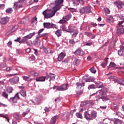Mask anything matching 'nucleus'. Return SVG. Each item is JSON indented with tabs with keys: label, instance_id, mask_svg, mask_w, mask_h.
<instances>
[{
	"label": "nucleus",
	"instance_id": "f257e3e1",
	"mask_svg": "<svg viewBox=\"0 0 124 124\" xmlns=\"http://www.w3.org/2000/svg\"><path fill=\"white\" fill-rule=\"evenodd\" d=\"M64 0H54V6L52 8L53 10L50 13H47V10H46L43 12V15L44 16L46 19H49V18H52L55 15L56 12L58 10L62 8V6H63V1Z\"/></svg>",
	"mask_w": 124,
	"mask_h": 124
},
{
	"label": "nucleus",
	"instance_id": "f03ea898",
	"mask_svg": "<svg viewBox=\"0 0 124 124\" xmlns=\"http://www.w3.org/2000/svg\"><path fill=\"white\" fill-rule=\"evenodd\" d=\"M97 93H99V94L96 96V101H100V99H102L103 102H106V101L110 100V98L106 94V90L105 89H102L98 91Z\"/></svg>",
	"mask_w": 124,
	"mask_h": 124
},
{
	"label": "nucleus",
	"instance_id": "7ed1b4c3",
	"mask_svg": "<svg viewBox=\"0 0 124 124\" xmlns=\"http://www.w3.org/2000/svg\"><path fill=\"white\" fill-rule=\"evenodd\" d=\"M124 18L120 19L118 23L119 27H116V32L117 34L124 33Z\"/></svg>",
	"mask_w": 124,
	"mask_h": 124
},
{
	"label": "nucleus",
	"instance_id": "20e7f679",
	"mask_svg": "<svg viewBox=\"0 0 124 124\" xmlns=\"http://www.w3.org/2000/svg\"><path fill=\"white\" fill-rule=\"evenodd\" d=\"M79 11L81 14H88L91 13V7L90 6L81 7Z\"/></svg>",
	"mask_w": 124,
	"mask_h": 124
},
{
	"label": "nucleus",
	"instance_id": "39448f33",
	"mask_svg": "<svg viewBox=\"0 0 124 124\" xmlns=\"http://www.w3.org/2000/svg\"><path fill=\"white\" fill-rule=\"evenodd\" d=\"M67 87H68V84H62L59 86H54L53 89L55 90L56 89L57 91H61L63 92V91H66L67 90Z\"/></svg>",
	"mask_w": 124,
	"mask_h": 124
},
{
	"label": "nucleus",
	"instance_id": "423d86ee",
	"mask_svg": "<svg viewBox=\"0 0 124 124\" xmlns=\"http://www.w3.org/2000/svg\"><path fill=\"white\" fill-rule=\"evenodd\" d=\"M114 5H116L118 8L121 9V8H123V6L124 5V2L121 1V0H118L114 2Z\"/></svg>",
	"mask_w": 124,
	"mask_h": 124
},
{
	"label": "nucleus",
	"instance_id": "0eeeda50",
	"mask_svg": "<svg viewBox=\"0 0 124 124\" xmlns=\"http://www.w3.org/2000/svg\"><path fill=\"white\" fill-rule=\"evenodd\" d=\"M23 5L21 2L17 1L14 3L13 8L16 11L18 8H22Z\"/></svg>",
	"mask_w": 124,
	"mask_h": 124
},
{
	"label": "nucleus",
	"instance_id": "6e6552de",
	"mask_svg": "<svg viewBox=\"0 0 124 124\" xmlns=\"http://www.w3.org/2000/svg\"><path fill=\"white\" fill-rule=\"evenodd\" d=\"M75 55L77 56H84L85 54V52H84L82 49L80 48H78L75 52Z\"/></svg>",
	"mask_w": 124,
	"mask_h": 124
},
{
	"label": "nucleus",
	"instance_id": "1a4fd4ad",
	"mask_svg": "<svg viewBox=\"0 0 124 124\" xmlns=\"http://www.w3.org/2000/svg\"><path fill=\"white\" fill-rule=\"evenodd\" d=\"M9 21V18L8 17H3L0 19V24H2V25H5L6 23H8V22Z\"/></svg>",
	"mask_w": 124,
	"mask_h": 124
},
{
	"label": "nucleus",
	"instance_id": "9d476101",
	"mask_svg": "<svg viewBox=\"0 0 124 124\" xmlns=\"http://www.w3.org/2000/svg\"><path fill=\"white\" fill-rule=\"evenodd\" d=\"M10 82L12 84H17L19 82V77H16L10 79Z\"/></svg>",
	"mask_w": 124,
	"mask_h": 124
},
{
	"label": "nucleus",
	"instance_id": "9b49d317",
	"mask_svg": "<svg viewBox=\"0 0 124 124\" xmlns=\"http://www.w3.org/2000/svg\"><path fill=\"white\" fill-rule=\"evenodd\" d=\"M65 57V53L63 52H61L59 55L58 57L57 58L58 62H62V60Z\"/></svg>",
	"mask_w": 124,
	"mask_h": 124
},
{
	"label": "nucleus",
	"instance_id": "f8f14e48",
	"mask_svg": "<svg viewBox=\"0 0 124 124\" xmlns=\"http://www.w3.org/2000/svg\"><path fill=\"white\" fill-rule=\"evenodd\" d=\"M84 117L87 121H92L91 115L89 112L86 111L84 113Z\"/></svg>",
	"mask_w": 124,
	"mask_h": 124
},
{
	"label": "nucleus",
	"instance_id": "ddd939ff",
	"mask_svg": "<svg viewBox=\"0 0 124 124\" xmlns=\"http://www.w3.org/2000/svg\"><path fill=\"white\" fill-rule=\"evenodd\" d=\"M69 118V113L65 112L62 114V121H66Z\"/></svg>",
	"mask_w": 124,
	"mask_h": 124
},
{
	"label": "nucleus",
	"instance_id": "4468645a",
	"mask_svg": "<svg viewBox=\"0 0 124 124\" xmlns=\"http://www.w3.org/2000/svg\"><path fill=\"white\" fill-rule=\"evenodd\" d=\"M47 79V77H40L35 78L37 82H44L45 79Z\"/></svg>",
	"mask_w": 124,
	"mask_h": 124
},
{
	"label": "nucleus",
	"instance_id": "2eb2a0df",
	"mask_svg": "<svg viewBox=\"0 0 124 124\" xmlns=\"http://www.w3.org/2000/svg\"><path fill=\"white\" fill-rule=\"evenodd\" d=\"M41 42V40L40 39H38V38H36L35 40L34 41V44L35 46H39L40 45V43Z\"/></svg>",
	"mask_w": 124,
	"mask_h": 124
},
{
	"label": "nucleus",
	"instance_id": "dca6fc26",
	"mask_svg": "<svg viewBox=\"0 0 124 124\" xmlns=\"http://www.w3.org/2000/svg\"><path fill=\"white\" fill-rule=\"evenodd\" d=\"M50 76L48 75H46V79H49L50 78V80H55L56 78V76H55V74L49 73Z\"/></svg>",
	"mask_w": 124,
	"mask_h": 124
},
{
	"label": "nucleus",
	"instance_id": "f3484780",
	"mask_svg": "<svg viewBox=\"0 0 124 124\" xmlns=\"http://www.w3.org/2000/svg\"><path fill=\"white\" fill-rule=\"evenodd\" d=\"M115 83H118L120 85H122V86H124V79H115L114 80Z\"/></svg>",
	"mask_w": 124,
	"mask_h": 124
},
{
	"label": "nucleus",
	"instance_id": "a211bd4d",
	"mask_svg": "<svg viewBox=\"0 0 124 124\" xmlns=\"http://www.w3.org/2000/svg\"><path fill=\"white\" fill-rule=\"evenodd\" d=\"M97 115V112L96 111H92L91 112V121H93V120L95 119L96 118V116Z\"/></svg>",
	"mask_w": 124,
	"mask_h": 124
},
{
	"label": "nucleus",
	"instance_id": "6ab92c4d",
	"mask_svg": "<svg viewBox=\"0 0 124 124\" xmlns=\"http://www.w3.org/2000/svg\"><path fill=\"white\" fill-rule=\"evenodd\" d=\"M75 30L74 29V27L73 26H68V28L66 31V32H69L70 33H71L72 32H73Z\"/></svg>",
	"mask_w": 124,
	"mask_h": 124
},
{
	"label": "nucleus",
	"instance_id": "aec40b11",
	"mask_svg": "<svg viewBox=\"0 0 124 124\" xmlns=\"http://www.w3.org/2000/svg\"><path fill=\"white\" fill-rule=\"evenodd\" d=\"M72 16V15L71 14H68L67 16H65L63 17V19H65V20L67 21H69L70 19H71V17Z\"/></svg>",
	"mask_w": 124,
	"mask_h": 124
},
{
	"label": "nucleus",
	"instance_id": "412c9836",
	"mask_svg": "<svg viewBox=\"0 0 124 124\" xmlns=\"http://www.w3.org/2000/svg\"><path fill=\"white\" fill-rule=\"evenodd\" d=\"M57 119H58V116H55L51 118L50 120V124H55L57 121Z\"/></svg>",
	"mask_w": 124,
	"mask_h": 124
},
{
	"label": "nucleus",
	"instance_id": "4be33fe9",
	"mask_svg": "<svg viewBox=\"0 0 124 124\" xmlns=\"http://www.w3.org/2000/svg\"><path fill=\"white\" fill-rule=\"evenodd\" d=\"M77 89H81L82 87H84L85 86V83L82 82V83H80L79 82H77L76 83Z\"/></svg>",
	"mask_w": 124,
	"mask_h": 124
},
{
	"label": "nucleus",
	"instance_id": "5701e85b",
	"mask_svg": "<svg viewBox=\"0 0 124 124\" xmlns=\"http://www.w3.org/2000/svg\"><path fill=\"white\" fill-rule=\"evenodd\" d=\"M44 28L46 29H51V23L49 22L44 23Z\"/></svg>",
	"mask_w": 124,
	"mask_h": 124
},
{
	"label": "nucleus",
	"instance_id": "b1692460",
	"mask_svg": "<svg viewBox=\"0 0 124 124\" xmlns=\"http://www.w3.org/2000/svg\"><path fill=\"white\" fill-rule=\"evenodd\" d=\"M55 34L58 36V37H60V36H62V30H58L55 32Z\"/></svg>",
	"mask_w": 124,
	"mask_h": 124
},
{
	"label": "nucleus",
	"instance_id": "393cba45",
	"mask_svg": "<svg viewBox=\"0 0 124 124\" xmlns=\"http://www.w3.org/2000/svg\"><path fill=\"white\" fill-rule=\"evenodd\" d=\"M19 93L23 97H26V96H27V93H26V90H21L19 92Z\"/></svg>",
	"mask_w": 124,
	"mask_h": 124
},
{
	"label": "nucleus",
	"instance_id": "a878e982",
	"mask_svg": "<svg viewBox=\"0 0 124 124\" xmlns=\"http://www.w3.org/2000/svg\"><path fill=\"white\" fill-rule=\"evenodd\" d=\"M80 62H81V60L80 59H75L74 62H73V64H74V65H79Z\"/></svg>",
	"mask_w": 124,
	"mask_h": 124
},
{
	"label": "nucleus",
	"instance_id": "bb28decb",
	"mask_svg": "<svg viewBox=\"0 0 124 124\" xmlns=\"http://www.w3.org/2000/svg\"><path fill=\"white\" fill-rule=\"evenodd\" d=\"M73 32V33L72 35V37H73V38H74L75 37H76V36H77V34H78V32H79V31L77 30H75Z\"/></svg>",
	"mask_w": 124,
	"mask_h": 124
},
{
	"label": "nucleus",
	"instance_id": "cd10ccee",
	"mask_svg": "<svg viewBox=\"0 0 124 124\" xmlns=\"http://www.w3.org/2000/svg\"><path fill=\"white\" fill-rule=\"evenodd\" d=\"M114 124H122L123 121H122V120H119V119H115L114 120Z\"/></svg>",
	"mask_w": 124,
	"mask_h": 124
},
{
	"label": "nucleus",
	"instance_id": "c85d7f7f",
	"mask_svg": "<svg viewBox=\"0 0 124 124\" xmlns=\"http://www.w3.org/2000/svg\"><path fill=\"white\" fill-rule=\"evenodd\" d=\"M17 99L15 96L14 97H11L10 98V102H13V103H17Z\"/></svg>",
	"mask_w": 124,
	"mask_h": 124
},
{
	"label": "nucleus",
	"instance_id": "c756f323",
	"mask_svg": "<svg viewBox=\"0 0 124 124\" xmlns=\"http://www.w3.org/2000/svg\"><path fill=\"white\" fill-rule=\"evenodd\" d=\"M35 32H33V33H31L29 35H27L26 37L28 39H31L32 38V37L34 36V35H35Z\"/></svg>",
	"mask_w": 124,
	"mask_h": 124
},
{
	"label": "nucleus",
	"instance_id": "7c9ffc66",
	"mask_svg": "<svg viewBox=\"0 0 124 124\" xmlns=\"http://www.w3.org/2000/svg\"><path fill=\"white\" fill-rule=\"evenodd\" d=\"M119 56H124V48L120 49L118 52Z\"/></svg>",
	"mask_w": 124,
	"mask_h": 124
},
{
	"label": "nucleus",
	"instance_id": "2f4dec72",
	"mask_svg": "<svg viewBox=\"0 0 124 124\" xmlns=\"http://www.w3.org/2000/svg\"><path fill=\"white\" fill-rule=\"evenodd\" d=\"M14 118H15V119H16V120H21V119H22V117H21V116H20V114L18 113L15 114L14 115Z\"/></svg>",
	"mask_w": 124,
	"mask_h": 124
},
{
	"label": "nucleus",
	"instance_id": "473e14b6",
	"mask_svg": "<svg viewBox=\"0 0 124 124\" xmlns=\"http://www.w3.org/2000/svg\"><path fill=\"white\" fill-rule=\"evenodd\" d=\"M85 103L86 105H89V106H93V105H94V104L93 103V102H92L91 101H85Z\"/></svg>",
	"mask_w": 124,
	"mask_h": 124
},
{
	"label": "nucleus",
	"instance_id": "72a5a7b5",
	"mask_svg": "<svg viewBox=\"0 0 124 124\" xmlns=\"http://www.w3.org/2000/svg\"><path fill=\"white\" fill-rule=\"evenodd\" d=\"M30 77H31V76H29V77L23 76V80H24L25 81H28L32 80V78H30Z\"/></svg>",
	"mask_w": 124,
	"mask_h": 124
},
{
	"label": "nucleus",
	"instance_id": "f704fd0d",
	"mask_svg": "<svg viewBox=\"0 0 124 124\" xmlns=\"http://www.w3.org/2000/svg\"><path fill=\"white\" fill-rule=\"evenodd\" d=\"M1 96H3V97H4V98H8V94L5 92H2Z\"/></svg>",
	"mask_w": 124,
	"mask_h": 124
},
{
	"label": "nucleus",
	"instance_id": "c9c22d12",
	"mask_svg": "<svg viewBox=\"0 0 124 124\" xmlns=\"http://www.w3.org/2000/svg\"><path fill=\"white\" fill-rule=\"evenodd\" d=\"M72 1L73 2L74 6H77V5H79L78 1H77V0H72Z\"/></svg>",
	"mask_w": 124,
	"mask_h": 124
},
{
	"label": "nucleus",
	"instance_id": "e433bc0d",
	"mask_svg": "<svg viewBox=\"0 0 124 124\" xmlns=\"http://www.w3.org/2000/svg\"><path fill=\"white\" fill-rule=\"evenodd\" d=\"M6 13H12L13 12V9H12V8H8L6 10Z\"/></svg>",
	"mask_w": 124,
	"mask_h": 124
},
{
	"label": "nucleus",
	"instance_id": "4c0bfd02",
	"mask_svg": "<svg viewBox=\"0 0 124 124\" xmlns=\"http://www.w3.org/2000/svg\"><path fill=\"white\" fill-rule=\"evenodd\" d=\"M66 20L65 19H63L62 17V19H61L59 22V24H65L66 23Z\"/></svg>",
	"mask_w": 124,
	"mask_h": 124
},
{
	"label": "nucleus",
	"instance_id": "58836bf2",
	"mask_svg": "<svg viewBox=\"0 0 124 124\" xmlns=\"http://www.w3.org/2000/svg\"><path fill=\"white\" fill-rule=\"evenodd\" d=\"M61 29H62V31H67V29H66V26H65V25H62L61 27H60Z\"/></svg>",
	"mask_w": 124,
	"mask_h": 124
},
{
	"label": "nucleus",
	"instance_id": "ea45409f",
	"mask_svg": "<svg viewBox=\"0 0 124 124\" xmlns=\"http://www.w3.org/2000/svg\"><path fill=\"white\" fill-rule=\"evenodd\" d=\"M37 23V18L36 17L33 18L31 20V23L35 24V25H36Z\"/></svg>",
	"mask_w": 124,
	"mask_h": 124
},
{
	"label": "nucleus",
	"instance_id": "a19ab883",
	"mask_svg": "<svg viewBox=\"0 0 124 124\" xmlns=\"http://www.w3.org/2000/svg\"><path fill=\"white\" fill-rule=\"evenodd\" d=\"M28 38L26 36H25L22 40H21V43H25V42H27L28 41Z\"/></svg>",
	"mask_w": 124,
	"mask_h": 124
},
{
	"label": "nucleus",
	"instance_id": "79ce46f5",
	"mask_svg": "<svg viewBox=\"0 0 124 124\" xmlns=\"http://www.w3.org/2000/svg\"><path fill=\"white\" fill-rule=\"evenodd\" d=\"M31 75H32L33 76L36 77H37L38 76V75H39V74H38V73L35 72L33 71L31 72Z\"/></svg>",
	"mask_w": 124,
	"mask_h": 124
},
{
	"label": "nucleus",
	"instance_id": "37998d69",
	"mask_svg": "<svg viewBox=\"0 0 124 124\" xmlns=\"http://www.w3.org/2000/svg\"><path fill=\"white\" fill-rule=\"evenodd\" d=\"M11 28H12V31H15L17 29H18V26L16 25V26H11Z\"/></svg>",
	"mask_w": 124,
	"mask_h": 124
},
{
	"label": "nucleus",
	"instance_id": "c03bdc74",
	"mask_svg": "<svg viewBox=\"0 0 124 124\" xmlns=\"http://www.w3.org/2000/svg\"><path fill=\"white\" fill-rule=\"evenodd\" d=\"M117 16L119 17V18H121V19H120L119 21L120 20H123V19H124V14H119L117 15Z\"/></svg>",
	"mask_w": 124,
	"mask_h": 124
},
{
	"label": "nucleus",
	"instance_id": "a18cd8bd",
	"mask_svg": "<svg viewBox=\"0 0 124 124\" xmlns=\"http://www.w3.org/2000/svg\"><path fill=\"white\" fill-rule=\"evenodd\" d=\"M108 21H109V22H110L111 23H113L114 21H115L114 20V18H113V16H109L108 17Z\"/></svg>",
	"mask_w": 124,
	"mask_h": 124
},
{
	"label": "nucleus",
	"instance_id": "49530a36",
	"mask_svg": "<svg viewBox=\"0 0 124 124\" xmlns=\"http://www.w3.org/2000/svg\"><path fill=\"white\" fill-rule=\"evenodd\" d=\"M56 29V30H58V26L57 25L54 24H51V29Z\"/></svg>",
	"mask_w": 124,
	"mask_h": 124
},
{
	"label": "nucleus",
	"instance_id": "de8ad7c7",
	"mask_svg": "<svg viewBox=\"0 0 124 124\" xmlns=\"http://www.w3.org/2000/svg\"><path fill=\"white\" fill-rule=\"evenodd\" d=\"M76 116L77 117V118H79V119H83V116L80 113H77L76 114Z\"/></svg>",
	"mask_w": 124,
	"mask_h": 124
},
{
	"label": "nucleus",
	"instance_id": "09e8293b",
	"mask_svg": "<svg viewBox=\"0 0 124 124\" xmlns=\"http://www.w3.org/2000/svg\"><path fill=\"white\" fill-rule=\"evenodd\" d=\"M113 110H117L118 109V103L114 102L113 103Z\"/></svg>",
	"mask_w": 124,
	"mask_h": 124
},
{
	"label": "nucleus",
	"instance_id": "8fccbe9b",
	"mask_svg": "<svg viewBox=\"0 0 124 124\" xmlns=\"http://www.w3.org/2000/svg\"><path fill=\"white\" fill-rule=\"evenodd\" d=\"M46 35V33H43L40 35L38 34V36H37L36 38H38V39H40V37H42V36H45Z\"/></svg>",
	"mask_w": 124,
	"mask_h": 124
},
{
	"label": "nucleus",
	"instance_id": "3c124183",
	"mask_svg": "<svg viewBox=\"0 0 124 124\" xmlns=\"http://www.w3.org/2000/svg\"><path fill=\"white\" fill-rule=\"evenodd\" d=\"M94 81V78H87L86 80V82H93Z\"/></svg>",
	"mask_w": 124,
	"mask_h": 124
},
{
	"label": "nucleus",
	"instance_id": "603ef678",
	"mask_svg": "<svg viewBox=\"0 0 124 124\" xmlns=\"http://www.w3.org/2000/svg\"><path fill=\"white\" fill-rule=\"evenodd\" d=\"M30 109H29L27 111L24 112L22 113V116H23V117H25L26 115H28V114L30 113Z\"/></svg>",
	"mask_w": 124,
	"mask_h": 124
},
{
	"label": "nucleus",
	"instance_id": "864d4df0",
	"mask_svg": "<svg viewBox=\"0 0 124 124\" xmlns=\"http://www.w3.org/2000/svg\"><path fill=\"white\" fill-rule=\"evenodd\" d=\"M116 64L114 63L113 62H110L109 64V67H115Z\"/></svg>",
	"mask_w": 124,
	"mask_h": 124
},
{
	"label": "nucleus",
	"instance_id": "5fc2aeb1",
	"mask_svg": "<svg viewBox=\"0 0 124 124\" xmlns=\"http://www.w3.org/2000/svg\"><path fill=\"white\" fill-rule=\"evenodd\" d=\"M90 71L92 73H96V70H95V69H94V67H92L90 69Z\"/></svg>",
	"mask_w": 124,
	"mask_h": 124
},
{
	"label": "nucleus",
	"instance_id": "6e6d98bb",
	"mask_svg": "<svg viewBox=\"0 0 124 124\" xmlns=\"http://www.w3.org/2000/svg\"><path fill=\"white\" fill-rule=\"evenodd\" d=\"M105 12L106 14H109V13H110V10L108 8H105Z\"/></svg>",
	"mask_w": 124,
	"mask_h": 124
},
{
	"label": "nucleus",
	"instance_id": "4d7b16f0",
	"mask_svg": "<svg viewBox=\"0 0 124 124\" xmlns=\"http://www.w3.org/2000/svg\"><path fill=\"white\" fill-rule=\"evenodd\" d=\"M20 40H21V37H18L17 39L15 40V41L16 42H19V43H22V41Z\"/></svg>",
	"mask_w": 124,
	"mask_h": 124
},
{
	"label": "nucleus",
	"instance_id": "13d9d810",
	"mask_svg": "<svg viewBox=\"0 0 124 124\" xmlns=\"http://www.w3.org/2000/svg\"><path fill=\"white\" fill-rule=\"evenodd\" d=\"M84 33L85 35H87L89 37H90L92 35V33L91 32H85Z\"/></svg>",
	"mask_w": 124,
	"mask_h": 124
},
{
	"label": "nucleus",
	"instance_id": "bf43d9fd",
	"mask_svg": "<svg viewBox=\"0 0 124 124\" xmlns=\"http://www.w3.org/2000/svg\"><path fill=\"white\" fill-rule=\"evenodd\" d=\"M69 43L70 44H75V41H74V39H70Z\"/></svg>",
	"mask_w": 124,
	"mask_h": 124
},
{
	"label": "nucleus",
	"instance_id": "052dcab7",
	"mask_svg": "<svg viewBox=\"0 0 124 124\" xmlns=\"http://www.w3.org/2000/svg\"><path fill=\"white\" fill-rule=\"evenodd\" d=\"M95 86L93 84L90 85L88 86V89H94Z\"/></svg>",
	"mask_w": 124,
	"mask_h": 124
},
{
	"label": "nucleus",
	"instance_id": "680f3d73",
	"mask_svg": "<svg viewBox=\"0 0 124 124\" xmlns=\"http://www.w3.org/2000/svg\"><path fill=\"white\" fill-rule=\"evenodd\" d=\"M43 51L45 53H46V54H49V50H48L47 48L44 47L43 49Z\"/></svg>",
	"mask_w": 124,
	"mask_h": 124
},
{
	"label": "nucleus",
	"instance_id": "e2e57ef3",
	"mask_svg": "<svg viewBox=\"0 0 124 124\" xmlns=\"http://www.w3.org/2000/svg\"><path fill=\"white\" fill-rule=\"evenodd\" d=\"M78 2L81 4V5H84L85 4V1L84 0H80Z\"/></svg>",
	"mask_w": 124,
	"mask_h": 124
},
{
	"label": "nucleus",
	"instance_id": "0e129e2a",
	"mask_svg": "<svg viewBox=\"0 0 124 124\" xmlns=\"http://www.w3.org/2000/svg\"><path fill=\"white\" fill-rule=\"evenodd\" d=\"M96 85L97 86V88H102V87H103L101 83H97Z\"/></svg>",
	"mask_w": 124,
	"mask_h": 124
},
{
	"label": "nucleus",
	"instance_id": "69168bd1",
	"mask_svg": "<svg viewBox=\"0 0 124 124\" xmlns=\"http://www.w3.org/2000/svg\"><path fill=\"white\" fill-rule=\"evenodd\" d=\"M4 7H5V5L3 4H0V9H4Z\"/></svg>",
	"mask_w": 124,
	"mask_h": 124
},
{
	"label": "nucleus",
	"instance_id": "338daca9",
	"mask_svg": "<svg viewBox=\"0 0 124 124\" xmlns=\"http://www.w3.org/2000/svg\"><path fill=\"white\" fill-rule=\"evenodd\" d=\"M29 59L31 61H34V60H35V57H34V56L33 55H32L31 57L29 58Z\"/></svg>",
	"mask_w": 124,
	"mask_h": 124
},
{
	"label": "nucleus",
	"instance_id": "774afa93",
	"mask_svg": "<svg viewBox=\"0 0 124 124\" xmlns=\"http://www.w3.org/2000/svg\"><path fill=\"white\" fill-rule=\"evenodd\" d=\"M12 88H10L8 89V93H12Z\"/></svg>",
	"mask_w": 124,
	"mask_h": 124
}]
</instances>
